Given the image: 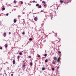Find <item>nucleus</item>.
<instances>
[{
  "instance_id": "obj_9",
  "label": "nucleus",
  "mask_w": 76,
  "mask_h": 76,
  "mask_svg": "<svg viewBox=\"0 0 76 76\" xmlns=\"http://www.w3.org/2000/svg\"><path fill=\"white\" fill-rule=\"evenodd\" d=\"M57 61H60V57H59L57 59Z\"/></svg>"
},
{
  "instance_id": "obj_13",
  "label": "nucleus",
  "mask_w": 76,
  "mask_h": 76,
  "mask_svg": "<svg viewBox=\"0 0 76 76\" xmlns=\"http://www.w3.org/2000/svg\"><path fill=\"white\" fill-rule=\"evenodd\" d=\"M20 2H21V4H23V1H20Z\"/></svg>"
},
{
  "instance_id": "obj_26",
  "label": "nucleus",
  "mask_w": 76,
  "mask_h": 76,
  "mask_svg": "<svg viewBox=\"0 0 76 76\" xmlns=\"http://www.w3.org/2000/svg\"><path fill=\"white\" fill-rule=\"evenodd\" d=\"M28 58H31V56H28Z\"/></svg>"
},
{
  "instance_id": "obj_18",
  "label": "nucleus",
  "mask_w": 76,
  "mask_h": 76,
  "mask_svg": "<svg viewBox=\"0 0 76 76\" xmlns=\"http://www.w3.org/2000/svg\"><path fill=\"white\" fill-rule=\"evenodd\" d=\"M14 3H17V1H16V0H14Z\"/></svg>"
},
{
  "instance_id": "obj_33",
  "label": "nucleus",
  "mask_w": 76,
  "mask_h": 76,
  "mask_svg": "<svg viewBox=\"0 0 76 76\" xmlns=\"http://www.w3.org/2000/svg\"><path fill=\"white\" fill-rule=\"evenodd\" d=\"M6 16H8V15H9V14L7 13L6 14Z\"/></svg>"
},
{
  "instance_id": "obj_20",
  "label": "nucleus",
  "mask_w": 76,
  "mask_h": 76,
  "mask_svg": "<svg viewBox=\"0 0 76 76\" xmlns=\"http://www.w3.org/2000/svg\"><path fill=\"white\" fill-rule=\"evenodd\" d=\"M47 54H45L44 55V56L45 57H47Z\"/></svg>"
},
{
  "instance_id": "obj_27",
  "label": "nucleus",
  "mask_w": 76,
  "mask_h": 76,
  "mask_svg": "<svg viewBox=\"0 0 76 76\" xmlns=\"http://www.w3.org/2000/svg\"><path fill=\"white\" fill-rule=\"evenodd\" d=\"M0 49L1 50H2V49H3V48L1 47L0 48Z\"/></svg>"
},
{
  "instance_id": "obj_3",
  "label": "nucleus",
  "mask_w": 76,
  "mask_h": 76,
  "mask_svg": "<svg viewBox=\"0 0 76 76\" xmlns=\"http://www.w3.org/2000/svg\"><path fill=\"white\" fill-rule=\"evenodd\" d=\"M4 47L5 48H7L8 47V45H7V44H6L4 45Z\"/></svg>"
},
{
  "instance_id": "obj_8",
  "label": "nucleus",
  "mask_w": 76,
  "mask_h": 76,
  "mask_svg": "<svg viewBox=\"0 0 76 76\" xmlns=\"http://www.w3.org/2000/svg\"><path fill=\"white\" fill-rule=\"evenodd\" d=\"M42 7V6H41V5H40L39 6V7H38V8H41Z\"/></svg>"
},
{
  "instance_id": "obj_40",
  "label": "nucleus",
  "mask_w": 76,
  "mask_h": 76,
  "mask_svg": "<svg viewBox=\"0 0 76 76\" xmlns=\"http://www.w3.org/2000/svg\"><path fill=\"white\" fill-rule=\"evenodd\" d=\"M33 17H34V16H33Z\"/></svg>"
},
{
  "instance_id": "obj_24",
  "label": "nucleus",
  "mask_w": 76,
  "mask_h": 76,
  "mask_svg": "<svg viewBox=\"0 0 76 76\" xmlns=\"http://www.w3.org/2000/svg\"><path fill=\"white\" fill-rule=\"evenodd\" d=\"M30 65H31V66H32V65H33L32 63V62L30 63Z\"/></svg>"
},
{
  "instance_id": "obj_15",
  "label": "nucleus",
  "mask_w": 76,
  "mask_h": 76,
  "mask_svg": "<svg viewBox=\"0 0 76 76\" xmlns=\"http://www.w3.org/2000/svg\"><path fill=\"white\" fill-rule=\"evenodd\" d=\"M29 40L30 41H32V38H30L29 39Z\"/></svg>"
},
{
  "instance_id": "obj_41",
  "label": "nucleus",
  "mask_w": 76,
  "mask_h": 76,
  "mask_svg": "<svg viewBox=\"0 0 76 76\" xmlns=\"http://www.w3.org/2000/svg\"><path fill=\"white\" fill-rule=\"evenodd\" d=\"M6 63H7V62H6Z\"/></svg>"
},
{
  "instance_id": "obj_17",
  "label": "nucleus",
  "mask_w": 76,
  "mask_h": 76,
  "mask_svg": "<svg viewBox=\"0 0 76 76\" xmlns=\"http://www.w3.org/2000/svg\"><path fill=\"white\" fill-rule=\"evenodd\" d=\"M45 70V68H43L42 69V70Z\"/></svg>"
},
{
  "instance_id": "obj_29",
  "label": "nucleus",
  "mask_w": 76,
  "mask_h": 76,
  "mask_svg": "<svg viewBox=\"0 0 76 76\" xmlns=\"http://www.w3.org/2000/svg\"><path fill=\"white\" fill-rule=\"evenodd\" d=\"M44 7H45V6H47V4H45L44 5Z\"/></svg>"
},
{
  "instance_id": "obj_35",
  "label": "nucleus",
  "mask_w": 76,
  "mask_h": 76,
  "mask_svg": "<svg viewBox=\"0 0 76 76\" xmlns=\"http://www.w3.org/2000/svg\"><path fill=\"white\" fill-rule=\"evenodd\" d=\"M59 68H60V67L59 66H58L57 67V69H59Z\"/></svg>"
},
{
  "instance_id": "obj_28",
  "label": "nucleus",
  "mask_w": 76,
  "mask_h": 76,
  "mask_svg": "<svg viewBox=\"0 0 76 76\" xmlns=\"http://www.w3.org/2000/svg\"><path fill=\"white\" fill-rule=\"evenodd\" d=\"M58 53H59V54H61V52L58 51Z\"/></svg>"
},
{
  "instance_id": "obj_31",
  "label": "nucleus",
  "mask_w": 76,
  "mask_h": 76,
  "mask_svg": "<svg viewBox=\"0 0 76 76\" xmlns=\"http://www.w3.org/2000/svg\"><path fill=\"white\" fill-rule=\"evenodd\" d=\"M33 3H35V1H32Z\"/></svg>"
},
{
  "instance_id": "obj_2",
  "label": "nucleus",
  "mask_w": 76,
  "mask_h": 76,
  "mask_svg": "<svg viewBox=\"0 0 76 76\" xmlns=\"http://www.w3.org/2000/svg\"><path fill=\"white\" fill-rule=\"evenodd\" d=\"M3 35L4 36V37H6V33H4Z\"/></svg>"
},
{
  "instance_id": "obj_14",
  "label": "nucleus",
  "mask_w": 76,
  "mask_h": 76,
  "mask_svg": "<svg viewBox=\"0 0 76 76\" xmlns=\"http://www.w3.org/2000/svg\"><path fill=\"white\" fill-rule=\"evenodd\" d=\"M39 6V4H36V6L38 7V6Z\"/></svg>"
},
{
  "instance_id": "obj_23",
  "label": "nucleus",
  "mask_w": 76,
  "mask_h": 76,
  "mask_svg": "<svg viewBox=\"0 0 76 76\" xmlns=\"http://www.w3.org/2000/svg\"><path fill=\"white\" fill-rule=\"evenodd\" d=\"M57 34H57V33H56L55 34V35L56 37H57Z\"/></svg>"
},
{
  "instance_id": "obj_12",
  "label": "nucleus",
  "mask_w": 76,
  "mask_h": 76,
  "mask_svg": "<svg viewBox=\"0 0 76 76\" xmlns=\"http://www.w3.org/2000/svg\"><path fill=\"white\" fill-rule=\"evenodd\" d=\"M60 2L61 3H63V1L62 0H60Z\"/></svg>"
},
{
  "instance_id": "obj_30",
  "label": "nucleus",
  "mask_w": 76,
  "mask_h": 76,
  "mask_svg": "<svg viewBox=\"0 0 76 76\" xmlns=\"http://www.w3.org/2000/svg\"><path fill=\"white\" fill-rule=\"evenodd\" d=\"M52 70H54V68H52Z\"/></svg>"
},
{
  "instance_id": "obj_6",
  "label": "nucleus",
  "mask_w": 76,
  "mask_h": 76,
  "mask_svg": "<svg viewBox=\"0 0 76 76\" xmlns=\"http://www.w3.org/2000/svg\"><path fill=\"white\" fill-rule=\"evenodd\" d=\"M14 23H16V19H14Z\"/></svg>"
},
{
  "instance_id": "obj_36",
  "label": "nucleus",
  "mask_w": 76,
  "mask_h": 76,
  "mask_svg": "<svg viewBox=\"0 0 76 76\" xmlns=\"http://www.w3.org/2000/svg\"><path fill=\"white\" fill-rule=\"evenodd\" d=\"M44 12V11H43V10H42L41 11V12Z\"/></svg>"
},
{
  "instance_id": "obj_4",
  "label": "nucleus",
  "mask_w": 76,
  "mask_h": 76,
  "mask_svg": "<svg viewBox=\"0 0 76 76\" xmlns=\"http://www.w3.org/2000/svg\"><path fill=\"white\" fill-rule=\"evenodd\" d=\"M13 64H15V60L14 59L13 61Z\"/></svg>"
},
{
  "instance_id": "obj_5",
  "label": "nucleus",
  "mask_w": 76,
  "mask_h": 76,
  "mask_svg": "<svg viewBox=\"0 0 76 76\" xmlns=\"http://www.w3.org/2000/svg\"><path fill=\"white\" fill-rule=\"evenodd\" d=\"M53 59H54V60H55V61L57 59V57H54L53 58Z\"/></svg>"
},
{
  "instance_id": "obj_22",
  "label": "nucleus",
  "mask_w": 76,
  "mask_h": 76,
  "mask_svg": "<svg viewBox=\"0 0 76 76\" xmlns=\"http://www.w3.org/2000/svg\"><path fill=\"white\" fill-rule=\"evenodd\" d=\"M47 61H48V60H47V59H46L45 60V63H47Z\"/></svg>"
},
{
  "instance_id": "obj_11",
  "label": "nucleus",
  "mask_w": 76,
  "mask_h": 76,
  "mask_svg": "<svg viewBox=\"0 0 76 76\" xmlns=\"http://www.w3.org/2000/svg\"><path fill=\"white\" fill-rule=\"evenodd\" d=\"M19 54H20V55H22V53L21 52H20L19 53Z\"/></svg>"
},
{
  "instance_id": "obj_21",
  "label": "nucleus",
  "mask_w": 76,
  "mask_h": 76,
  "mask_svg": "<svg viewBox=\"0 0 76 76\" xmlns=\"http://www.w3.org/2000/svg\"><path fill=\"white\" fill-rule=\"evenodd\" d=\"M37 57H41V56L40 55H39L37 54Z\"/></svg>"
},
{
  "instance_id": "obj_7",
  "label": "nucleus",
  "mask_w": 76,
  "mask_h": 76,
  "mask_svg": "<svg viewBox=\"0 0 76 76\" xmlns=\"http://www.w3.org/2000/svg\"><path fill=\"white\" fill-rule=\"evenodd\" d=\"M42 3H43V4H46V2L45 1H42Z\"/></svg>"
},
{
  "instance_id": "obj_38",
  "label": "nucleus",
  "mask_w": 76,
  "mask_h": 76,
  "mask_svg": "<svg viewBox=\"0 0 76 76\" xmlns=\"http://www.w3.org/2000/svg\"><path fill=\"white\" fill-rule=\"evenodd\" d=\"M29 6H31V4H29Z\"/></svg>"
},
{
  "instance_id": "obj_37",
  "label": "nucleus",
  "mask_w": 76,
  "mask_h": 76,
  "mask_svg": "<svg viewBox=\"0 0 76 76\" xmlns=\"http://www.w3.org/2000/svg\"><path fill=\"white\" fill-rule=\"evenodd\" d=\"M11 75L12 76H13V74H11Z\"/></svg>"
},
{
  "instance_id": "obj_39",
  "label": "nucleus",
  "mask_w": 76,
  "mask_h": 76,
  "mask_svg": "<svg viewBox=\"0 0 76 76\" xmlns=\"http://www.w3.org/2000/svg\"><path fill=\"white\" fill-rule=\"evenodd\" d=\"M34 14H36V13H34Z\"/></svg>"
},
{
  "instance_id": "obj_1",
  "label": "nucleus",
  "mask_w": 76,
  "mask_h": 76,
  "mask_svg": "<svg viewBox=\"0 0 76 76\" xmlns=\"http://www.w3.org/2000/svg\"><path fill=\"white\" fill-rule=\"evenodd\" d=\"M34 20L35 21H37L38 20V18L36 17L34 18Z\"/></svg>"
},
{
  "instance_id": "obj_42",
  "label": "nucleus",
  "mask_w": 76,
  "mask_h": 76,
  "mask_svg": "<svg viewBox=\"0 0 76 76\" xmlns=\"http://www.w3.org/2000/svg\"><path fill=\"white\" fill-rule=\"evenodd\" d=\"M23 20H24V19H23Z\"/></svg>"
},
{
  "instance_id": "obj_34",
  "label": "nucleus",
  "mask_w": 76,
  "mask_h": 76,
  "mask_svg": "<svg viewBox=\"0 0 76 76\" xmlns=\"http://www.w3.org/2000/svg\"><path fill=\"white\" fill-rule=\"evenodd\" d=\"M25 66H26V65H23V67H25Z\"/></svg>"
},
{
  "instance_id": "obj_19",
  "label": "nucleus",
  "mask_w": 76,
  "mask_h": 76,
  "mask_svg": "<svg viewBox=\"0 0 76 76\" xmlns=\"http://www.w3.org/2000/svg\"><path fill=\"white\" fill-rule=\"evenodd\" d=\"M2 10H5V8H4V7H3L2 8Z\"/></svg>"
},
{
  "instance_id": "obj_32",
  "label": "nucleus",
  "mask_w": 76,
  "mask_h": 76,
  "mask_svg": "<svg viewBox=\"0 0 76 76\" xmlns=\"http://www.w3.org/2000/svg\"><path fill=\"white\" fill-rule=\"evenodd\" d=\"M9 35H10V34H11V33L10 32H9Z\"/></svg>"
},
{
  "instance_id": "obj_10",
  "label": "nucleus",
  "mask_w": 76,
  "mask_h": 76,
  "mask_svg": "<svg viewBox=\"0 0 76 76\" xmlns=\"http://www.w3.org/2000/svg\"><path fill=\"white\" fill-rule=\"evenodd\" d=\"M19 58H20V56H18L17 57V58L19 60Z\"/></svg>"
},
{
  "instance_id": "obj_16",
  "label": "nucleus",
  "mask_w": 76,
  "mask_h": 76,
  "mask_svg": "<svg viewBox=\"0 0 76 76\" xmlns=\"http://www.w3.org/2000/svg\"><path fill=\"white\" fill-rule=\"evenodd\" d=\"M52 63L53 64H56V63H55V62H54V61H53L52 62Z\"/></svg>"
},
{
  "instance_id": "obj_25",
  "label": "nucleus",
  "mask_w": 76,
  "mask_h": 76,
  "mask_svg": "<svg viewBox=\"0 0 76 76\" xmlns=\"http://www.w3.org/2000/svg\"><path fill=\"white\" fill-rule=\"evenodd\" d=\"M22 34H23V35L25 34V32H23Z\"/></svg>"
}]
</instances>
